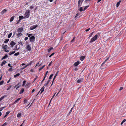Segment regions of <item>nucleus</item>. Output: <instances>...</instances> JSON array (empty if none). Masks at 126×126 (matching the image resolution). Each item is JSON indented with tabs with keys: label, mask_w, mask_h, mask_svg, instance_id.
I'll use <instances>...</instances> for the list:
<instances>
[{
	"label": "nucleus",
	"mask_w": 126,
	"mask_h": 126,
	"mask_svg": "<svg viewBox=\"0 0 126 126\" xmlns=\"http://www.w3.org/2000/svg\"><path fill=\"white\" fill-rule=\"evenodd\" d=\"M7 63V62L3 60L2 63L0 64V65L1 66H2L4 65L6 63Z\"/></svg>",
	"instance_id": "obj_17"
},
{
	"label": "nucleus",
	"mask_w": 126,
	"mask_h": 126,
	"mask_svg": "<svg viewBox=\"0 0 126 126\" xmlns=\"http://www.w3.org/2000/svg\"><path fill=\"white\" fill-rule=\"evenodd\" d=\"M9 40V39H5V40L4 41L5 43H7Z\"/></svg>",
	"instance_id": "obj_33"
},
{
	"label": "nucleus",
	"mask_w": 126,
	"mask_h": 126,
	"mask_svg": "<svg viewBox=\"0 0 126 126\" xmlns=\"http://www.w3.org/2000/svg\"><path fill=\"white\" fill-rule=\"evenodd\" d=\"M10 112L9 111H7L6 113V114L7 115L10 113Z\"/></svg>",
	"instance_id": "obj_50"
},
{
	"label": "nucleus",
	"mask_w": 126,
	"mask_h": 126,
	"mask_svg": "<svg viewBox=\"0 0 126 126\" xmlns=\"http://www.w3.org/2000/svg\"><path fill=\"white\" fill-rule=\"evenodd\" d=\"M33 8V7L32 6H31L30 7V9H32Z\"/></svg>",
	"instance_id": "obj_56"
},
{
	"label": "nucleus",
	"mask_w": 126,
	"mask_h": 126,
	"mask_svg": "<svg viewBox=\"0 0 126 126\" xmlns=\"http://www.w3.org/2000/svg\"><path fill=\"white\" fill-rule=\"evenodd\" d=\"M121 2V0H120L119 2H118L116 4V7H118L119 6V5L120 4Z\"/></svg>",
	"instance_id": "obj_28"
},
{
	"label": "nucleus",
	"mask_w": 126,
	"mask_h": 126,
	"mask_svg": "<svg viewBox=\"0 0 126 126\" xmlns=\"http://www.w3.org/2000/svg\"><path fill=\"white\" fill-rule=\"evenodd\" d=\"M19 83H18L17 84L15 85V88H16V89L17 90L19 88Z\"/></svg>",
	"instance_id": "obj_19"
},
{
	"label": "nucleus",
	"mask_w": 126,
	"mask_h": 126,
	"mask_svg": "<svg viewBox=\"0 0 126 126\" xmlns=\"http://www.w3.org/2000/svg\"><path fill=\"white\" fill-rule=\"evenodd\" d=\"M84 80V79L83 78H81L77 80V82L78 83H80V82H83Z\"/></svg>",
	"instance_id": "obj_12"
},
{
	"label": "nucleus",
	"mask_w": 126,
	"mask_h": 126,
	"mask_svg": "<svg viewBox=\"0 0 126 126\" xmlns=\"http://www.w3.org/2000/svg\"><path fill=\"white\" fill-rule=\"evenodd\" d=\"M9 54L10 55H11L12 54H13V53H12V52H10L9 53Z\"/></svg>",
	"instance_id": "obj_58"
},
{
	"label": "nucleus",
	"mask_w": 126,
	"mask_h": 126,
	"mask_svg": "<svg viewBox=\"0 0 126 126\" xmlns=\"http://www.w3.org/2000/svg\"><path fill=\"white\" fill-rule=\"evenodd\" d=\"M33 62L32 61H31L30 62V63L29 64H29V65H31L32 64Z\"/></svg>",
	"instance_id": "obj_51"
},
{
	"label": "nucleus",
	"mask_w": 126,
	"mask_h": 126,
	"mask_svg": "<svg viewBox=\"0 0 126 126\" xmlns=\"http://www.w3.org/2000/svg\"><path fill=\"white\" fill-rule=\"evenodd\" d=\"M43 68L42 67H40L39 69V71H40Z\"/></svg>",
	"instance_id": "obj_57"
},
{
	"label": "nucleus",
	"mask_w": 126,
	"mask_h": 126,
	"mask_svg": "<svg viewBox=\"0 0 126 126\" xmlns=\"http://www.w3.org/2000/svg\"><path fill=\"white\" fill-rule=\"evenodd\" d=\"M56 94V93H55L54 94V95L53 96H52V98H51V100L50 101V103H49V104H50L52 100V99L54 98V96H55V94Z\"/></svg>",
	"instance_id": "obj_31"
},
{
	"label": "nucleus",
	"mask_w": 126,
	"mask_h": 126,
	"mask_svg": "<svg viewBox=\"0 0 126 126\" xmlns=\"http://www.w3.org/2000/svg\"><path fill=\"white\" fill-rule=\"evenodd\" d=\"M29 65V64H28L26 65H25L24 67H25V68H26L27 66H28Z\"/></svg>",
	"instance_id": "obj_63"
},
{
	"label": "nucleus",
	"mask_w": 126,
	"mask_h": 126,
	"mask_svg": "<svg viewBox=\"0 0 126 126\" xmlns=\"http://www.w3.org/2000/svg\"><path fill=\"white\" fill-rule=\"evenodd\" d=\"M28 39V38L27 37H26L25 38L24 40L25 41H26Z\"/></svg>",
	"instance_id": "obj_53"
},
{
	"label": "nucleus",
	"mask_w": 126,
	"mask_h": 126,
	"mask_svg": "<svg viewBox=\"0 0 126 126\" xmlns=\"http://www.w3.org/2000/svg\"><path fill=\"white\" fill-rule=\"evenodd\" d=\"M35 91V90L34 89H33L32 90V93H33V92H34V91Z\"/></svg>",
	"instance_id": "obj_64"
},
{
	"label": "nucleus",
	"mask_w": 126,
	"mask_h": 126,
	"mask_svg": "<svg viewBox=\"0 0 126 126\" xmlns=\"http://www.w3.org/2000/svg\"><path fill=\"white\" fill-rule=\"evenodd\" d=\"M21 99V98H18L17 100H16L15 102H14V104H15L18 101H19Z\"/></svg>",
	"instance_id": "obj_25"
},
{
	"label": "nucleus",
	"mask_w": 126,
	"mask_h": 126,
	"mask_svg": "<svg viewBox=\"0 0 126 126\" xmlns=\"http://www.w3.org/2000/svg\"><path fill=\"white\" fill-rule=\"evenodd\" d=\"M85 56H81L80 57V59L81 61H82L83 60L85 59Z\"/></svg>",
	"instance_id": "obj_20"
},
{
	"label": "nucleus",
	"mask_w": 126,
	"mask_h": 126,
	"mask_svg": "<svg viewBox=\"0 0 126 126\" xmlns=\"http://www.w3.org/2000/svg\"><path fill=\"white\" fill-rule=\"evenodd\" d=\"M7 11V10L6 9H4L0 13L1 15H3L5 13H6Z\"/></svg>",
	"instance_id": "obj_16"
},
{
	"label": "nucleus",
	"mask_w": 126,
	"mask_h": 126,
	"mask_svg": "<svg viewBox=\"0 0 126 126\" xmlns=\"http://www.w3.org/2000/svg\"><path fill=\"white\" fill-rule=\"evenodd\" d=\"M30 10H27L25 13V16L24 18H28L30 16Z\"/></svg>",
	"instance_id": "obj_3"
},
{
	"label": "nucleus",
	"mask_w": 126,
	"mask_h": 126,
	"mask_svg": "<svg viewBox=\"0 0 126 126\" xmlns=\"http://www.w3.org/2000/svg\"><path fill=\"white\" fill-rule=\"evenodd\" d=\"M53 49V48L52 47H51L49 48L48 49V52H49L51 51V50Z\"/></svg>",
	"instance_id": "obj_23"
},
{
	"label": "nucleus",
	"mask_w": 126,
	"mask_h": 126,
	"mask_svg": "<svg viewBox=\"0 0 126 126\" xmlns=\"http://www.w3.org/2000/svg\"><path fill=\"white\" fill-rule=\"evenodd\" d=\"M98 35L99 36L100 35V34H99V33H98L96 35H95L91 39V40L90 41V43H92L94 41L96 40L97 38V37H98Z\"/></svg>",
	"instance_id": "obj_2"
},
{
	"label": "nucleus",
	"mask_w": 126,
	"mask_h": 126,
	"mask_svg": "<svg viewBox=\"0 0 126 126\" xmlns=\"http://www.w3.org/2000/svg\"><path fill=\"white\" fill-rule=\"evenodd\" d=\"M54 53H53L49 56V57L50 58L54 54Z\"/></svg>",
	"instance_id": "obj_43"
},
{
	"label": "nucleus",
	"mask_w": 126,
	"mask_h": 126,
	"mask_svg": "<svg viewBox=\"0 0 126 126\" xmlns=\"http://www.w3.org/2000/svg\"><path fill=\"white\" fill-rule=\"evenodd\" d=\"M109 58H107L106 59V60L104 61L102 63L101 65V66H102L108 60Z\"/></svg>",
	"instance_id": "obj_24"
},
{
	"label": "nucleus",
	"mask_w": 126,
	"mask_h": 126,
	"mask_svg": "<svg viewBox=\"0 0 126 126\" xmlns=\"http://www.w3.org/2000/svg\"><path fill=\"white\" fill-rule=\"evenodd\" d=\"M50 82V80H48V81L46 83H45L44 86H45L46 87L48 85V84L49 83V82Z\"/></svg>",
	"instance_id": "obj_29"
},
{
	"label": "nucleus",
	"mask_w": 126,
	"mask_h": 126,
	"mask_svg": "<svg viewBox=\"0 0 126 126\" xmlns=\"http://www.w3.org/2000/svg\"><path fill=\"white\" fill-rule=\"evenodd\" d=\"M22 34L21 32H18L16 34V36L17 37H19L22 36Z\"/></svg>",
	"instance_id": "obj_13"
},
{
	"label": "nucleus",
	"mask_w": 126,
	"mask_h": 126,
	"mask_svg": "<svg viewBox=\"0 0 126 126\" xmlns=\"http://www.w3.org/2000/svg\"><path fill=\"white\" fill-rule=\"evenodd\" d=\"M81 63V62L79 61H77V62H76L74 64V65L75 66H77L78 65H79V64Z\"/></svg>",
	"instance_id": "obj_15"
},
{
	"label": "nucleus",
	"mask_w": 126,
	"mask_h": 126,
	"mask_svg": "<svg viewBox=\"0 0 126 126\" xmlns=\"http://www.w3.org/2000/svg\"><path fill=\"white\" fill-rule=\"evenodd\" d=\"M23 31V28H19L17 29V32H22Z\"/></svg>",
	"instance_id": "obj_9"
},
{
	"label": "nucleus",
	"mask_w": 126,
	"mask_h": 126,
	"mask_svg": "<svg viewBox=\"0 0 126 126\" xmlns=\"http://www.w3.org/2000/svg\"><path fill=\"white\" fill-rule=\"evenodd\" d=\"M75 40V37H73V39L71 40V42L72 43H73L74 42Z\"/></svg>",
	"instance_id": "obj_27"
},
{
	"label": "nucleus",
	"mask_w": 126,
	"mask_h": 126,
	"mask_svg": "<svg viewBox=\"0 0 126 126\" xmlns=\"http://www.w3.org/2000/svg\"><path fill=\"white\" fill-rule=\"evenodd\" d=\"M16 44V43H15L13 41H11L10 43V45L11 46V47H13Z\"/></svg>",
	"instance_id": "obj_11"
},
{
	"label": "nucleus",
	"mask_w": 126,
	"mask_h": 126,
	"mask_svg": "<svg viewBox=\"0 0 126 126\" xmlns=\"http://www.w3.org/2000/svg\"><path fill=\"white\" fill-rule=\"evenodd\" d=\"M7 97V95H4L2 97H1L0 98V102L4 98L6 97Z\"/></svg>",
	"instance_id": "obj_21"
},
{
	"label": "nucleus",
	"mask_w": 126,
	"mask_h": 126,
	"mask_svg": "<svg viewBox=\"0 0 126 126\" xmlns=\"http://www.w3.org/2000/svg\"><path fill=\"white\" fill-rule=\"evenodd\" d=\"M46 76H45L44 78H43V80L41 82V83H42L44 81V80H45V78H46Z\"/></svg>",
	"instance_id": "obj_47"
},
{
	"label": "nucleus",
	"mask_w": 126,
	"mask_h": 126,
	"mask_svg": "<svg viewBox=\"0 0 126 126\" xmlns=\"http://www.w3.org/2000/svg\"><path fill=\"white\" fill-rule=\"evenodd\" d=\"M93 32L92 33H91L90 35L88 37V38H89L90 37H91L93 35Z\"/></svg>",
	"instance_id": "obj_48"
},
{
	"label": "nucleus",
	"mask_w": 126,
	"mask_h": 126,
	"mask_svg": "<svg viewBox=\"0 0 126 126\" xmlns=\"http://www.w3.org/2000/svg\"><path fill=\"white\" fill-rule=\"evenodd\" d=\"M29 39L31 42L33 43L35 40V37L33 36H32Z\"/></svg>",
	"instance_id": "obj_4"
},
{
	"label": "nucleus",
	"mask_w": 126,
	"mask_h": 126,
	"mask_svg": "<svg viewBox=\"0 0 126 126\" xmlns=\"http://www.w3.org/2000/svg\"><path fill=\"white\" fill-rule=\"evenodd\" d=\"M123 89V87H121L120 88L119 90H122Z\"/></svg>",
	"instance_id": "obj_60"
},
{
	"label": "nucleus",
	"mask_w": 126,
	"mask_h": 126,
	"mask_svg": "<svg viewBox=\"0 0 126 126\" xmlns=\"http://www.w3.org/2000/svg\"><path fill=\"white\" fill-rule=\"evenodd\" d=\"M45 89L44 86H43L40 89V91L38 92V94H41L44 91Z\"/></svg>",
	"instance_id": "obj_10"
},
{
	"label": "nucleus",
	"mask_w": 126,
	"mask_h": 126,
	"mask_svg": "<svg viewBox=\"0 0 126 126\" xmlns=\"http://www.w3.org/2000/svg\"><path fill=\"white\" fill-rule=\"evenodd\" d=\"M58 73H59V71H57V72H56V73L55 74V76L56 77L57 76L58 74Z\"/></svg>",
	"instance_id": "obj_49"
},
{
	"label": "nucleus",
	"mask_w": 126,
	"mask_h": 126,
	"mask_svg": "<svg viewBox=\"0 0 126 126\" xmlns=\"http://www.w3.org/2000/svg\"><path fill=\"white\" fill-rule=\"evenodd\" d=\"M24 102L25 103H26L27 102V100L26 99H25L24 100Z\"/></svg>",
	"instance_id": "obj_61"
},
{
	"label": "nucleus",
	"mask_w": 126,
	"mask_h": 126,
	"mask_svg": "<svg viewBox=\"0 0 126 126\" xmlns=\"http://www.w3.org/2000/svg\"><path fill=\"white\" fill-rule=\"evenodd\" d=\"M38 77L37 76H36V77L34 79V80L33 82V83L34 82V81H35V80H36L37 79Z\"/></svg>",
	"instance_id": "obj_46"
},
{
	"label": "nucleus",
	"mask_w": 126,
	"mask_h": 126,
	"mask_svg": "<svg viewBox=\"0 0 126 126\" xmlns=\"http://www.w3.org/2000/svg\"><path fill=\"white\" fill-rule=\"evenodd\" d=\"M20 75V74L19 73H17L16 75H15L14 76V77L15 78H16V77L19 76Z\"/></svg>",
	"instance_id": "obj_37"
},
{
	"label": "nucleus",
	"mask_w": 126,
	"mask_h": 126,
	"mask_svg": "<svg viewBox=\"0 0 126 126\" xmlns=\"http://www.w3.org/2000/svg\"><path fill=\"white\" fill-rule=\"evenodd\" d=\"M14 16H13L10 19V21L11 22L13 20H14Z\"/></svg>",
	"instance_id": "obj_32"
},
{
	"label": "nucleus",
	"mask_w": 126,
	"mask_h": 126,
	"mask_svg": "<svg viewBox=\"0 0 126 126\" xmlns=\"http://www.w3.org/2000/svg\"><path fill=\"white\" fill-rule=\"evenodd\" d=\"M11 87V86H10L7 89V90H9L10 88Z\"/></svg>",
	"instance_id": "obj_54"
},
{
	"label": "nucleus",
	"mask_w": 126,
	"mask_h": 126,
	"mask_svg": "<svg viewBox=\"0 0 126 126\" xmlns=\"http://www.w3.org/2000/svg\"><path fill=\"white\" fill-rule=\"evenodd\" d=\"M27 35H28V37H30L32 35V34H29L28 33H27Z\"/></svg>",
	"instance_id": "obj_30"
},
{
	"label": "nucleus",
	"mask_w": 126,
	"mask_h": 126,
	"mask_svg": "<svg viewBox=\"0 0 126 126\" xmlns=\"http://www.w3.org/2000/svg\"><path fill=\"white\" fill-rule=\"evenodd\" d=\"M19 52H18L16 53H15L14 54V56H16L18 55L19 54Z\"/></svg>",
	"instance_id": "obj_39"
},
{
	"label": "nucleus",
	"mask_w": 126,
	"mask_h": 126,
	"mask_svg": "<svg viewBox=\"0 0 126 126\" xmlns=\"http://www.w3.org/2000/svg\"><path fill=\"white\" fill-rule=\"evenodd\" d=\"M126 121V120L125 119H124L123 120V121H122L121 123V125H122Z\"/></svg>",
	"instance_id": "obj_38"
},
{
	"label": "nucleus",
	"mask_w": 126,
	"mask_h": 126,
	"mask_svg": "<svg viewBox=\"0 0 126 126\" xmlns=\"http://www.w3.org/2000/svg\"><path fill=\"white\" fill-rule=\"evenodd\" d=\"M56 76H54V78H53V82L51 84V85H52V84H53V81L55 79V78L56 77Z\"/></svg>",
	"instance_id": "obj_52"
},
{
	"label": "nucleus",
	"mask_w": 126,
	"mask_h": 126,
	"mask_svg": "<svg viewBox=\"0 0 126 126\" xmlns=\"http://www.w3.org/2000/svg\"><path fill=\"white\" fill-rule=\"evenodd\" d=\"M98 35L99 36L100 35V34H99V33H98L96 35H95L91 39V40L90 41V43H92L94 41L96 40L97 38V37H98Z\"/></svg>",
	"instance_id": "obj_1"
},
{
	"label": "nucleus",
	"mask_w": 126,
	"mask_h": 126,
	"mask_svg": "<svg viewBox=\"0 0 126 126\" xmlns=\"http://www.w3.org/2000/svg\"><path fill=\"white\" fill-rule=\"evenodd\" d=\"M78 16H79L78 14H76L75 16V18H76V17H77Z\"/></svg>",
	"instance_id": "obj_62"
},
{
	"label": "nucleus",
	"mask_w": 126,
	"mask_h": 126,
	"mask_svg": "<svg viewBox=\"0 0 126 126\" xmlns=\"http://www.w3.org/2000/svg\"><path fill=\"white\" fill-rule=\"evenodd\" d=\"M38 27V25H33L30 28V29L31 30H34Z\"/></svg>",
	"instance_id": "obj_7"
},
{
	"label": "nucleus",
	"mask_w": 126,
	"mask_h": 126,
	"mask_svg": "<svg viewBox=\"0 0 126 126\" xmlns=\"http://www.w3.org/2000/svg\"><path fill=\"white\" fill-rule=\"evenodd\" d=\"M21 115V113H19L17 115V116L18 117H20Z\"/></svg>",
	"instance_id": "obj_35"
},
{
	"label": "nucleus",
	"mask_w": 126,
	"mask_h": 126,
	"mask_svg": "<svg viewBox=\"0 0 126 126\" xmlns=\"http://www.w3.org/2000/svg\"><path fill=\"white\" fill-rule=\"evenodd\" d=\"M4 82V81L3 80H2L0 82V85H2L3 84Z\"/></svg>",
	"instance_id": "obj_36"
},
{
	"label": "nucleus",
	"mask_w": 126,
	"mask_h": 126,
	"mask_svg": "<svg viewBox=\"0 0 126 126\" xmlns=\"http://www.w3.org/2000/svg\"><path fill=\"white\" fill-rule=\"evenodd\" d=\"M79 11L80 12H82L83 11V8L82 7H80L79 9Z\"/></svg>",
	"instance_id": "obj_41"
},
{
	"label": "nucleus",
	"mask_w": 126,
	"mask_h": 126,
	"mask_svg": "<svg viewBox=\"0 0 126 126\" xmlns=\"http://www.w3.org/2000/svg\"><path fill=\"white\" fill-rule=\"evenodd\" d=\"M84 0H79L78 2V5L79 7H80L81 6L82 3Z\"/></svg>",
	"instance_id": "obj_8"
},
{
	"label": "nucleus",
	"mask_w": 126,
	"mask_h": 126,
	"mask_svg": "<svg viewBox=\"0 0 126 126\" xmlns=\"http://www.w3.org/2000/svg\"><path fill=\"white\" fill-rule=\"evenodd\" d=\"M90 29V28H88V29H86V30H85V31H86V32H88L89 31V30Z\"/></svg>",
	"instance_id": "obj_59"
},
{
	"label": "nucleus",
	"mask_w": 126,
	"mask_h": 126,
	"mask_svg": "<svg viewBox=\"0 0 126 126\" xmlns=\"http://www.w3.org/2000/svg\"><path fill=\"white\" fill-rule=\"evenodd\" d=\"M4 108V107L0 108V111H1Z\"/></svg>",
	"instance_id": "obj_55"
},
{
	"label": "nucleus",
	"mask_w": 126,
	"mask_h": 126,
	"mask_svg": "<svg viewBox=\"0 0 126 126\" xmlns=\"http://www.w3.org/2000/svg\"><path fill=\"white\" fill-rule=\"evenodd\" d=\"M26 82V81L25 80H24L23 81V84L22 85V86H25V87H28L30 85V83L29 82H27L26 84L25 83Z\"/></svg>",
	"instance_id": "obj_5"
},
{
	"label": "nucleus",
	"mask_w": 126,
	"mask_h": 126,
	"mask_svg": "<svg viewBox=\"0 0 126 126\" xmlns=\"http://www.w3.org/2000/svg\"><path fill=\"white\" fill-rule=\"evenodd\" d=\"M12 32H11L8 34V38H10L11 37L12 35Z\"/></svg>",
	"instance_id": "obj_34"
},
{
	"label": "nucleus",
	"mask_w": 126,
	"mask_h": 126,
	"mask_svg": "<svg viewBox=\"0 0 126 126\" xmlns=\"http://www.w3.org/2000/svg\"><path fill=\"white\" fill-rule=\"evenodd\" d=\"M72 112V110H70V111H69V113H68V115H67V116L69 115Z\"/></svg>",
	"instance_id": "obj_45"
},
{
	"label": "nucleus",
	"mask_w": 126,
	"mask_h": 126,
	"mask_svg": "<svg viewBox=\"0 0 126 126\" xmlns=\"http://www.w3.org/2000/svg\"><path fill=\"white\" fill-rule=\"evenodd\" d=\"M26 49L28 51H30L31 49V48L29 45H28L26 47Z\"/></svg>",
	"instance_id": "obj_14"
},
{
	"label": "nucleus",
	"mask_w": 126,
	"mask_h": 126,
	"mask_svg": "<svg viewBox=\"0 0 126 126\" xmlns=\"http://www.w3.org/2000/svg\"><path fill=\"white\" fill-rule=\"evenodd\" d=\"M89 7V6H86L84 8V9L83 10L85 11L86 9H87Z\"/></svg>",
	"instance_id": "obj_42"
},
{
	"label": "nucleus",
	"mask_w": 126,
	"mask_h": 126,
	"mask_svg": "<svg viewBox=\"0 0 126 126\" xmlns=\"http://www.w3.org/2000/svg\"><path fill=\"white\" fill-rule=\"evenodd\" d=\"M24 91V89L23 88H22L20 90V94H22L23 93V92Z\"/></svg>",
	"instance_id": "obj_26"
},
{
	"label": "nucleus",
	"mask_w": 126,
	"mask_h": 126,
	"mask_svg": "<svg viewBox=\"0 0 126 126\" xmlns=\"http://www.w3.org/2000/svg\"><path fill=\"white\" fill-rule=\"evenodd\" d=\"M24 17H23V16H20L19 17V21H20L21 19H23V18H25Z\"/></svg>",
	"instance_id": "obj_22"
},
{
	"label": "nucleus",
	"mask_w": 126,
	"mask_h": 126,
	"mask_svg": "<svg viewBox=\"0 0 126 126\" xmlns=\"http://www.w3.org/2000/svg\"><path fill=\"white\" fill-rule=\"evenodd\" d=\"M8 55L7 54H6L2 58L1 60H2L3 59H6L8 58Z\"/></svg>",
	"instance_id": "obj_18"
},
{
	"label": "nucleus",
	"mask_w": 126,
	"mask_h": 126,
	"mask_svg": "<svg viewBox=\"0 0 126 126\" xmlns=\"http://www.w3.org/2000/svg\"><path fill=\"white\" fill-rule=\"evenodd\" d=\"M53 74H51L49 76V79H51V78H52V77L53 76Z\"/></svg>",
	"instance_id": "obj_40"
},
{
	"label": "nucleus",
	"mask_w": 126,
	"mask_h": 126,
	"mask_svg": "<svg viewBox=\"0 0 126 126\" xmlns=\"http://www.w3.org/2000/svg\"><path fill=\"white\" fill-rule=\"evenodd\" d=\"M13 71V70L12 69V68H10L8 70V71Z\"/></svg>",
	"instance_id": "obj_44"
},
{
	"label": "nucleus",
	"mask_w": 126,
	"mask_h": 126,
	"mask_svg": "<svg viewBox=\"0 0 126 126\" xmlns=\"http://www.w3.org/2000/svg\"><path fill=\"white\" fill-rule=\"evenodd\" d=\"M8 47L7 45H5L4 46H3L2 47V48L4 49V51L6 52H8L9 51L8 50H7L6 49Z\"/></svg>",
	"instance_id": "obj_6"
}]
</instances>
